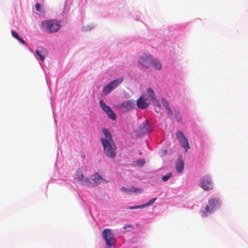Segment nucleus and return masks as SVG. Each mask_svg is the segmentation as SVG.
I'll return each mask as SVG.
<instances>
[{
    "mask_svg": "<svg viewBox=\"0 0 248 248\" xmlns=\"http://www.w3.org/2000/svg\"><path fill=\"white\" fill-rule=\"evenodd\" d=\"M171 176H172V173L170 172L168 174H167L166 175L163 176L162 177V180L163 181H167Z\"/></svg>",
    "mask_w": 248,
    "mask_h": 248,
    "instance_id": "nucleus-22",
    "label": "nucleus"
},
{
    "mask_svg": "<svg viewBox=\"0 0 248 248\" xmlns=\"http://www.w3.org/2000/svg\"><path fill=\"white\" fill-rule=\"evenodd\" d=\"M103 238L106 242L108 248L113 247L116 244V240L111 230L109 229H105L102 232Z\"/></svg>",
    "mask_w": 248,
    "mask_h": 248,
    "instance_id": "nucleus-4",
    "label": "nucleus"
},
{
    "mask_svg": "<svg viewBox=\"0 0 248 248\" xmlns=\"http://www.w3.org/2000/svg\"><path fill=\"white\" fill-rule=\"evenodd\" d=\"M35 52L41 61L43 62L47 54V50L46 48L40 46L37 48Z\"/></svg>",
    "mask_w": 248,
    "mask_h": 248,
    "instance_id": "nucleus-12",
    "label": "nucleus"
},
{
    "mask_svg": "<svg viewBox=\"0 0 248 248\" xmlns=\"http://www.w3.org/2000/svg\"><path fill=\"white\" fill-rule=\"evenodd\" d=\"M119 109L123 111H128L135 108L134 102L131 100H126L122 103L119 104L117 106Z\"/></svg>",
    "mask_w": 248,
    "mask_h": 248,
    "instance_id": "nucleus-10",
    "label": "nucleus"
},
{
    "mask_svg": "<svg viewBox=\"0 0 248 248\" xmlns=\"http://www.w3.org/2000/svg\"><path fill=\"white\" fill-rule=\"evenodd\" d=\"M161 102L162 104L164 105L166 109L168 108H170L169 103L166 99L162 98Z\"/></svg>",
    "mask_w": 248,
    "mask_h": 248,
    "instance_id": "nucleus-25",
    "label": "nucleus"
},
{
    "mask_svg": "<svg viewBox=\"0 0 248 248\" xmlns=\"http://www.w3.org/2000/svg\"><path fill=\"white\" fill-rule=\"evenodd\" d=\"M99 104L100 107L107 113L109 118L112 120H116V116L115 114L113 112L111 108L106 105L103 100H100Z\"/></svg>",
    "mask_w": 248,
    "mask_h": 248,
    "instance_id": "nucleus-9",
    "label": "nucleus"
},
{
    "mask_svg": "<svg viewBox=\"0 0 248 248\" xmlns=\"http://www.w3.org/2000/svg\"><path fill=\"white\" fill-rule=\"evenodd\" d=\"M17 40L20 42L21 44L23 45H26V43L24 40H23L21 38L19 37Z\"/></svg>",
    "mask_w": 248,
    "mask_h": 248,
    "instance_id": "nucleus-29",
    "label": "nucleus"
},
{
    "mask_svg": "<svg viewBox=\"0 0 248 248\" xmlns=\"http://www.w3.org/2000/svg\"><path fill=\"white\" fill-rule=\"evenodd\" d=\"M94 177H97V182H100V180L101 179V178L97 174L96 175H94Z\"/></svg>",
    "mask_w": 248,
    "mask_h": 248,
    "instance_id": "nucleus-30",
    "label": "nucleus"
},
{
    "mask_svg": "<svg viewBox=\"0 0 248 248\" xmlns=\"http://www.w3.org/2000/svg\"><path fill=\"white\" fill-rule=\"evenodd\" d=\"M200 186L205 191H209L213 188V183L211 176L209 175L203 176L201 178Z\"/></svg>",
    "mask_w": 248,
    "mask_h": 248,
    "instance_id": "nucleus-5",
    "label": "nucleus"
},
{
    "mask_svg": "<svg viewBox=\"0 0 248 248\" xmlns=\"http://www.w3.org/2000/svg\"><path fill=\"white\" fill-rule=\"evenodd\" d=\"M75 179L80 181L82 185H88L89 183V180L84 178L83 173L80 171H77L75 175Z\"/></svg>",
    "mask_w": 248,
    "mask_h": 248,
    "instance_id": "nucleus-11",
    "label": "nucleus"
},
{
    "mask_svg": "<svg viewBox=\"0 0 248 248\" xmlns=\"http://www.w3.org/2000/svg\"><path fill=\"white\" fill-rule=\"evenodd\" d=\"M35 9L37 11H38V12L41 11V5L39 3H37L35 4Z\"/></svg>",
    "mask_w": 248,
    "mask_h": 248,
    "instance_id": "nucleus-27",
    "label": "nucleus"
},
{
    "mask_svg": "<svg viewBox=\"0 0 248 248\" xmlns=\"http://www.w3.org/2000/svg\"><path fill=\"white\" fill-rule=\"evenodd\" d=\"M175 116L178 122H181L182 121V118L181 117L180 112L179 111H176L175 112Z\"/></svg>",
    "mask_w": 248,
    "mask_h": 248,
    "instance_id": "nucleus-23",
    "label": "nucleus"
},
{
    "mask_svg": "<svg viewBox=\"0 0 248 248\" xmlns=\"http://www.w3.org/2000/svg\"><path fill=\"white\" fill-rule=\"evenodd\" d=\"M149 104V103L147 102V99L142 96H140L137 102V106L141 109L146 108Z\"/></svg>",
    "mask_w": 248,
    "mask_h": 248,
    "instance_id": "nucleus-14",
    "label": "nucleus"
},
{
    "mask_svg": "<svg viewBox=\"0 0 248 248\" xmlns=\"http://www.w3.org/2000/svg\"><path fill=\"white\" fill-rule=\"evenodd\" d=\"M112 88L111 87L110 85H109V84L105 86L103 90V92L105 95L108 94V93H109L112 90Z\"/></svg>",
    "mask_w": 248,
    "mask_h": 248,
    "instance_id": "nucleus-19",
    "label": "nucleus"
},
{
    "mask_svg": "<svg viewBox=\"0 0 248 248\" xmlns=\"http://www.w3.org/2000/svg\"><path fill=\"white\" fill-rule=\"evenodd\" d=\"M121 190L127 194H131L132 193H140L143 191L141 189L134 186L129 188L122 186L121 187Z\"/></svg>",
    "mask_w": 248,
    "mask_h": 248,
    "instance_id": "nucleus-13",
    "label": "nucleus"
},
{
    "mask_svg": "<svg viewBox=\"0 0 248 248\" xmlns=\"http://www.w3.org/2000/svg\"><path fill=\"white\" fill-rule=\"evenodd\" d=\"M11 34L12 36L17 40L20 37L17 33L15 31L12 30Z\"/></svg>",
    "mask_w": 248,
    "mask_h": 248,
    "instance_id": "nucleus-26",
    "label": "nucleus"
},
{
    "mask_svg": "<svg viewBox=\"0 0 248 248\" xmlns=\"http://www.w3.org/2000/svg\"><path fill=\"white\" fill-rule=\"evenodd\" d=\"M104 138L100 139L101 143L103 146L104 153L108 157L114 158L116 156V146L113 140L112 135L109 130L107 128L103 129Z\"/></svg>",
    "mask_w": 248,
    "mask_h": 248,
    "instance_id": "nucleus-1",
    "label": "nucleus"
},
{
    "mask_svg": "<svg viewBox=\"0 0 248 248\" xmlns=\"http://www.w3.org/2000/svg\"><path fill=\"white\" fill-rule=\"evenodd\" d=\"M123 80L124 78H119L110 82L109 85H110V86L112 88V89H114L117 86L120 85L123 82Z\"/></svg>",
    "mask_w": 248,
    "mask_h": 248,
    "instance_id": "nucleus-17",
    "label": "nucleus"
},
{
    "mask_svg": "<svg viewBox=\"0 0 248 248\" xmlns=\"http://www.w3.org/2000/svg\"><path fill=\"white\" fill-rule=\"evenodd\" d=\"M167 110L168 117L170 119H172L173 116L172 111L170 109V108H167Z\"/></svg>",
    "mask_w": 248,
    "mask_h": 248,
    "instance_id": "nucleus-24",
    "label": "nucleus"
},
{
    "mask_svg": "<svg viewBox=\"0 0 248 248\" xmlns=\"http://www.w3.org/2000/svg\"><path fill=\"white\" fill-rule=\"evenodd\" d=\"M132 227L131 225L130 224H126L124 226V229H125L127 228H131Z\"/></svg>",
    "mask_w": 248,
    "mask_h": 248,
    "instance_id": "nucleus-31",
    "label": "nucleus"
},
{
    "mask_svg": "<svg viewBox=\"0 0 248 248\" xmlns=\"http://www.w3.org/2000/svg\"><path fill=\"white\" fill-rule=\"evenodd\" d=\"M220 200L217 198H212L209 200L208 204L201 211L202 216L206 217L208 214L212 213L220 206Z\"/></svg>",
    "mask_w": 248,
    "mask_h": 248,
    "instance_id": "nucleus-2",
    "label": "nucleus"
},
{
    "mask_svg": "<svg viewBox=\"0 0 248 248\" xmlns=\"http://www.w3.org/2000/svg\"><path fill=\"white\" fill-rule=\"evenodd\" d=\"M176 137L186 152H187V150L190 148V146L185 136L182 132L178 131L176 134Z\"/></svg>",
    "mask_w": 248,
    "mask_h": 248,
    "instance_id": "nucleus-8",
    "label": "nucleus"
},
{
    "mask_svg": "<svg viewBox=\"0 0 248 248\" xmlns=\"http://www.w3.org/2000/svg\"><path fill=\"white\" fill-rule=\"evenodd\" d=\"M177 172L181 173L183 171L184 168V161L181 157L177 159L175 166Z\"/></svg>",
    "mask_w": 248,
    "mask_h": 248,
    "instance_id": "nucleus-15",
    "label": "nucleus"
},
{
    "mask_svg": "<svg viewBox=\"0 0 248 248\" xmlns=\"http://www.w3.org/2000/svg\"><path fill=\"white\" fill-rule=\"evenodd\" d=\"M151 65L154 68L157 70H159L161 67V63L158 61L156 60H154L153 59Z\"/></svg>",
    "mask_w": 248,
    "mask_h": 248,
    "instance_id": "nucleus-18",
    "label": "nucleus"
},
{
    "mask_svg": "<svg viewBox=\"0 0 248 248\" xmlns=\"http://www.w3.org/2000/svg\"><path fill=\"white\" fill-rule=\"evenodd\" d=\"M154 100L155 101V105L158 107L159 108H160L161 105L159 103V101L155 98Z\"/></svg>",
    "mask_w": 248,
    "mask_h": 248,
    "instance_id": "nucleus-28",
    "label": "nucleus"
},
{
    "mask_svg": "<svg viewBox=\"0 0 248 248\" xmlns=\"http://www.w3.org/2000/svg\"><path fill=\"white\" fill-rule=\"evenodd\" d=\"M42 26L48 32H54L59 29L61 25L56 20H49L43 21Z\"/></svg>",
    "mask_w": 248,
    "mask_h": 248,
    "instance_id": "nucleus-3",
    "label": "nucleus"
},
{
    "mask_svg": "<svg viewBox=\"0 0 248 248\" xmlns=\"http://www.w3.org/2000/svg\"><path fill=\"white\" fill-rule=\"evenodd\" d=\"M157 198H153L149 201V202L145 204H143L140 205L138 206H130L129 207V209H138V208H144L146 206H148L152 204H153L155 201L156 200Z\"/></svg>",
    "mask_w": 248,
    "mask_h": 248,
    "instance_id": "nucleus-16",
    "label": "nucleus"
},
{
    "mask_svg": "<svg viewBox=\"0 0 248 248\" xmlns=\"http://www.w3.org/2000/svg\"><path fill=\"white\" fill-rule=\"evenodd\" d=\"M147 93L148 95L153 100L155 98L154 91L151 88H148L147 89Z\"/></svg>",
    "mask_w": 248,
    "mask_h": 248,
    "instance_id": "nucleus-20",
    "label": "nucleus"
},
{
    "mask_svg": "<svg viewBox=\"0 0 248 248\" xmlns=\"http://www.w3.org/2000/svg\"><path fill=\"white\" fill-rule=\"evenodd\" d=\"M136 163H137V165L138 166L141 167L144 164L145 160L144 159H139L138 160H137Z\"/></svg>",
    "mask_w": 248,
    "mask_h": 248,
    "instance_id": "nucleus-21",
    "label": "nucleus"
},
{
    "mask_svg": "<svg viewBox=\"0 0 248 248\" xmlns=\"http://www.w3.org/2000/svg\"><path fill=\"white\" fill-rule=\"evenodd\" d=\"M152 58L150 55L147 54H142L139 60V64L143 68H147L151 66Z\"/></svg>",
    "mask_w": 248,
    "mask_h": 248,
    "instance_id": "nucleus-7",
    "label": "nucleus"
},
{
    "mask_svg": "<svg viewBox=\"0 0 248 248\" xmlns=\"http://www.w3.org/2000/svg\"><path fill=\"white\" fill-rule=\"evenodd\" d=\"M151 131L149 122L145 121L139 126L137 129L135 131V133L137 136L141 137L149 134Z\"/></svg>",
    "mask_w": 248,
    "mask_h": 248,
    "instance_id": "nucleus-6",
    "label": "nucleus"
}]
</instances>
